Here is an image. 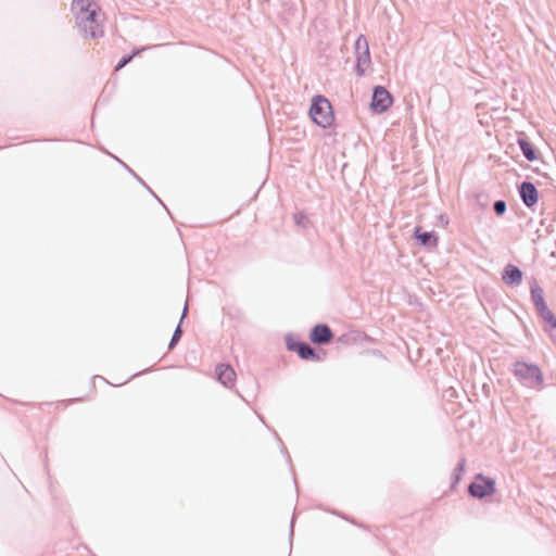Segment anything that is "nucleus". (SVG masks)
<instances>
[{
    "label": "nucleus",
    "mask_w": 556,
    "mask_h": 556,
    "mask_svg": "<svg viewBox=\"0 0 556 556\" xmlns=\"http://www.w3.org/2000/svg\"><path fill=\"white\" fill-rule=\"evenodd\" d=\"M71 9L81 37L86 39L103 37L104 28L99 21L100 7L94 0H73Z\"/></svg>",
    "instance_id": "f257e3e1"
},
{
    "label": "nucleus",
    "mask_w": 556,
    "mask_h": 556,
    "mask_svg": "<svg viewBox=\"0 0 556 556\" xmlns=\"http://www.w3.org/2000/svg\"><path fill=\"white\" fill-rule=\"evenodd\" d=\"M511 374L525 388L541 390L544 384V374L535 363L517 359L513 363Z\"/></svg>",
    "instance_id": "f03ea898"
},
{
    "label": "nucleus",
    "mask_w": 556,
    "mask_h": 556,
    "mask_svg": "<svg viewBox=\"0 0 556 556\" xmlns=\"http://www.w3.org/2000/svg\"><path fill=\"white\" fill-rule=\"evenodd\" d=\"M308 115L312 122L323 129L331 127L334 122L332 104L323 94H316L312 98Z\"/></svg>",
    "instance_id": "7ed1b4c3"
},
{
    "label": "nucleus",
    "mask_w": 556,
    "mask_h": 556,
    "mask_svg": "<svg viewBox=\"0 0 556 556\" xmlns=\"http://www.w3.org/2000/svg\"><path fill=\"white\" fill-rule=\"evenodd\" d=\"M285 343L289 352L296 353L298 356L303 361L320 362L326 355L325 352L319 353L306 341L291 332L285 336Z\"/></svg>",
    "instance_id": "20e7f679"
},
{
    "label": "nucleus",
    "mask_w": 556,
    "mask_h": 556,
    "mask_svg": "<svg viewBox=\"0 0 556 556\" xmlns=\"http://www.w3.org/2000/svg\"><path fill=\"white\" fill-rule=\"evenodd\" d=\"M468 494L476 500H484L495 494L496 481L490 476L477 473L473 480L468 484Z\"/></svg>",
    "instance_id": "39448f33"
},
{
    "label": "nucleus",
    "mask_w": 556,
    "mask_h": 556,
    "mask_svg": "<svg viewBox=\"0 0 556 556\" xmlns=\"http://www.w3.org/2000/svg\"><path fill=\"white\" fill-rule=\"evenodd\" d=\"M355 56V73L363 77L366 68L371 65L369 43L365 35H358L353 45Z\"/></svg>",
    "instance_id": "423d86ee"
},
{
    "label": "nucleus",
    "mask_w": 556,
    "mask_h": 556,
    "mask_svg": "<svg viewBox=\"0 0 556 556\" xmlns=\"http://www.w3.org/2000/svg\"><path fill=\"white\" fill-rule=\"evenodd\" d=\"M393 102V96L384 86L376 85L372 87L369 109L374 114L387 112L392 106Z\"/></svg>",
    "instance_id": "0eeeda50"
},
{
    "label": "nucleus",
    "mask_w": 556,
    "mask_h": 556,
    "mask_svg": "<svg viewBox=\"0 0 556 556\" xmlns=\"http://www.w3.org/2000/svg\"><path fill=\"white\" fill-rule=\"evenodd\" d=\"M415 243L427 251H432L439 245V236L434 230H425L421 226H415L412 232Z\"/></svg>",
    "instance_id": "6e6552de"
},
{
    "label": "nucleus",
    "mask_w": 556,
    "mask_h": 556,
    "mask_svg": "<svg viewBox=\"0 0 556 556\" xmlns=\"http://www.w3.org/2000/svg\"><path fill=\"white\" fill-rule=\"evenodd\" d=\"M517 191L523 205L533 211L540 199V192L535 185L528 179L523 180L517 185Z\"/></svg>",
    "instance_id": "1a4fd4ad"
},
{
    "label": "nucleus",
    "mask_w": 556,
    "mask_h": 556,
    "mask_svg": "<svg viewBox=\"0 0 556 556\" xmlns=\"http://www.w3.org/2000/svg\"><path fill=\"white\" fill-rule=\"evenodd\" d=\"M308 338L313 344L326 345L331 342L333 331L328 324L318 323L311 328Z\"/></svg>",
    "instance_id": "9d476101"
},
{
    "label": "nucleus",
    "mask_w": 556,
    "mask_h": 556,
    "mask_svg": "<svg viewBox=\"0 0 556 556\" xmlns=\"http://www.w3.org/2000/svg\"><path fill=\"white\" fill-rule=\"evenodd\" d=\"M502 281L509 288H516L521 285L523 278V271L514 264H507L504 266L501 273Z\"/></svg>",
    "instance_id": "9b49d317"
},
{
    "label": "nucleus",
    "mask_w": 556,
    "mask_h": 556,
    "mask_svg": "<svg viewBox=\"0 0 556 556\" xmlns=\"http://www.w3.org/2000/svg\"><path fill=\"white\" fill-rule=\"evenodd\" d=\"M542 321V328L548 338L556 344V315L549 307L544 308L538 313Z\"/></svg>",
    "instance_id": "f8f14e48"
},
{
    "label": "nucleus",
    "mask_w": 556,
    "mask_h": 556,
    "mask_svg": "<svg viewBox=\"0 0 556 556\" xmlns=\"http://www.w3.org/2000/svg\"><path fill=\"white\" fill-rule=\"evenodd\" d=\"M529 286H530L531 302H532V304L536 311V314H538L539 312L548 307V305H547L545 296H544V291H543L542 287L539 285V281L535 277H533V276L531 277Z\"/></svg>",
    "instance_id": "ddd939ff"
},
{
    "label": "nucleus",
    "mask_w": 556,
    "mask_h": 556,
    "mask_svg": "<svg viewBox=\"0 0 556 556\" xmlns=\"http://www.w3.org/2000/svg\"><path fill=\"white\" fill-rule=\"evenodd\" d=\"M215 375L216 380L224 387L230 389L235 386L237 375L235 369L229 364H217L215 367Z\"/></svg>",
    "instance_id": "4468645a"
},
{
    "label": "nucleus",
    "mask_w": 556,
    "mask_h": 556,
    "mask_svg": "<svg viewBox=\"0 0 556 556\" xmlns=\"http://www.w3.org/2000/svg\"><path fill=\"white\" fill-rule=\"evenodd\" d=\"M517 144L527 161L533 162L539 159L538 148L526 136L518 137Z\"/></svg>",
    "instance_id": "2eb2a0df"
},
{
    "label": "nucleus",
    "mask_w": 556,
    "mask_h": 556,
    "mask_svg": "<svg viewBox=\"0 0 556 556\" xmlns=\"http://www.w3.org/2000/svg\"><path fill=\"white\" fill-rule=\"evenodd\" d=\"M465 469H466V458L463 456L458 459L455 468L452 471L451 483H450L451 490H454L459 484V482L463 479Z\"/></svg>",
    "instance_id": "dca6fc26"
},
{
    "label": "nucleus",
    "mask_w": 556,
    "mask_h": 556,
    "mask_svg": "<svg viewBox=\"0 0 556 556\" xmlns=\"http://www.w3.org/2000/svg\"><path fill=\"white\" fill-rule=\"evenodd\" d=\"M148 49H149V47H144V46L134 48L131 52L124 54L119 59V61L115 65L114 70L116 72L121 71L126 65H128L135 59V56L140 55L143 51H146Z\"/></svg>",
    "instance_id": "f3484780"
},
{
    "label": "nucleus",
    "mask_w": 556,
    "mask_h": 556,
    "mask_svg": "<svg viewBox=\"0 0 556 556\" xmlns=\"http://www.w3.org/2000/svg\"><path fill=\"white\" fill-rule=\"evenodd\" d=\"M294 224L301 228L307 229L311 226V220L304 211H296L293 213Z\"/></svg>",
    "instance_id": "a211bd4d"
},
{
    "label": "nucleus",
    "mask_w": 556,
    "mask_h": 556,
    "mask_svg": "<svg viewBox=\"0 0 556 556\" xmlns=\"http://www.w3.org/2000/svg\"><path fill=\"white\" fill-rule=\"evenodd\" d=\"M182 326H181V323H178L173 334H172V338L169 340V343H168V351H172L173 349H175V346L179 343L181 337H182Z\"/></svg>",
    "instance_id": "6ab92c4d"
},
{
    "label": "nucleus",
    "mask_w": 556,
    "mask_h": 556,
    "mask_svg": "<svg viewBox=\"0 0 556 556\" xmlns=\"http://www.w3.org/2000/svg\"><path fill=\"white\" fill-rule=\"evenodd\" d=\"M324 509L326 511H329V513H331V514H333V515H336V516H338V517H340V518H342V519H344V520H346V521H349V522L359 527V528H363V529H367L368 528L365 523L358 522L355 518L350 517V516H348V515H345V514H343L341 511L330 510V509H326V508H324Z\"/></svg>",
    "instance_id": "aec40b11"
},
{
    "label": "nucleus",
    "mask_w": 556,
    "mask_h": 556,
    "mask_svg": "<svg viewBox=\"0 0 556 556\" xmlns=\"http://www.w3.org/2000/svg\"><path fill=\"white\" fill-rule=\"evenodd\" d=\"M494 214L498 217L503 216L507 211V203L505 200L498 199L493 203Z\"/></svg>",
    "instance_id": "412c9836"
},
{
    "label": "nucleus",
    "mask_w": 556,
    "mask_h": 556,
    "mask_svg": "<svg viewBox=\"0 0 556 556\" xmlns=\"http://www.w3.org/2000/svg\"><path fill=\"white\" fill-rule=\"evenodd\" d=\"M114 159L130 174L132 175L138 182H140L141 185H144V180L138 176L125 162H123L122 160H119L118 157L114 156Z\"/></svg>",
    "instance_id": "4be33fe9"
},
{
    "label": "nucleus",
    "mask_w": 556,
    "mask_h": 556,
    "mask_svg": "<svg viewBox=\"0 0 556 556\" xmlns=\"http://www.w3.org/2000/svg\"><path fill=\"white\" fill-rule=\"evenodd\" d=\"M275 435L278 437L276 432H275ZM277 439L279 440L280 445H281V450H280L281 454L286 457L287 463L291 466V456H290L289 452L287 451V448L283 445L282 441L279 438H277Z\"/></svg>",
    "instance_id": "5701e85b"
},
{
    "label": "nucleus",
    "mask_w": 556,
    "mask_h": 556,
    "mask_svg": "<svg viewBox=\"0 0 556 556\" xmlns=\"http://www.w3.org/2000/svg\"><path fill=\"white\" fill-rule=\"evenodd\" d=\"M148 191L149 193L155 198L166 210L167 207L164 205V203L162 202V200L155 194V192L144 182V185H142Z\"/></svg>",
    "instance_id": "b1692460"
},
{
    "label": "nucleus",
    "mask_w": 556,
    "mask_h": 556,
    "mask_svg": "<svg viewBox=\"0 0 556 556\" xmlns=\"http://www.w3.org/2000/svg\"><path fill=\"white\" fill-rule=\"evenodd\" d=\"M293 535H294V517L291 519V522H290V530H289L290 543H292Z\"/></svg>",
    "instance_id": "393cba45"
},
{
    "label": "nucleus",
    "mask_w": 556,
    "mask_h": 556,
    "mask_svg": "<svg viewBox=\"0 0 556 556\" xmlns=\"http://www.w3.org/2000/svg\"><path fill=\"white\" fill-rule=\"evenodd\" d=\"M439 222L443 225V226H447L448 225V217L445 215V214H440L439 215Z\"/></svg>",
    "instance_id": "a878e982"
},
{
    "label": "nucleus",
    "mask_w": 556,
    "mask_h": 556,
    "mask_svg": "<svg viewBox=\"0 0 556 556\" xmlns=\"http://www.w3.org/2000/svg\"><path fill=\"white\" fill-rule=\"evenodd\" d=\"M188 315V307H187V304H185V307L181 312V316H180V319H179V323H181V325L184 324V320L185 318L187 317Z\"/></svg>",
    "instance_id": "bb28decb"
},
{
    "label": "nucleus",
    "mask_w": 556,
    "mask_h": 556,
    "mask_svg": "<svg viewBox=\"0 0 556 556\" xmlns=\"http://www.w3.org/2000/svg\"><path fill=\"white\" fill-rule=\"evenodd\" d=\"M553 216L551 217V223L546 225V231L547 232H553V229H552V223H554L556 220V217L554 214H552Z\"/></svg>",
    "instance_id": "cd10ccee"
},
{
    "label": "nucleus",
    "mask_w": 556,
    "mask_h": 556,
    "mask_svg": "<svg viewBox=\"0 0 556 556\" xmlns=\"http://www.w3.org/2000/svg\"><path fill=\"white\" fill-rule=\"evenodd\" d=\"M150 370H151V369L149 368V369H144V370L138 371V372L134 374V375L130 377V379H132V378H135V377H137V376H140V375H142V374H144V372H149Z\"/></svg>",
    "instance_id": "c85d7f7f"
},
{
    "label": "nucleus",
    "mask_w": 556,
    "mask_h": 556,
    "mask_svg": "<svg viewBox=\"0 0 556 556\" xmlns=\"http://www.w3.org/2000/svg\"><path fill=\"white\" fill-rule=\"evenodd\" d=\"M98 378L103 380L104 382L109 383V381L104 377H102V376L94 375L92 379L94 380V379H98Z\"/></svg>",
    "instance_id": "c756f323"
},
{
    "label": "nucleus",
    "mask_w": 556,
    "mask_h": 556,
    "mask_svg": "<svg viewBox=\"0 0 556 556\" xmlns=\"http://www.w3.org/2000/svg\"><path fill=\"white\" fill-rule=\"evenodd\" d=\"M372 353H374L375 355H382L380 350H374V351H372Z\"/></svg>",
    "instance_id": "7c9ffc66"
},
{
    "label": "nucleus",
    "mask_w": 556,
    "mask_h": 556,
    "mask_svg": "<svg viewBox=\"0 0 556 556\" xmlns=\"http://www.w3.org/2000/svg\"><path fill=\"white\" fill-rule=\"evenodd\" d=\"M547 219H548L547 217H546V218H544V219L541 222V225H543V226H544V225H546Z\"/></svg>",
    "instance_id": "2f4dec72"
},
{
    "label": "nucleus",
    "mask_w": 556,
    "mask_h": 556,
    "mask_svg": "<svg viewBox=\"0 0 556 556\" xmlns=\"http://www.w3.org/2000/svg\"><path fill=\"white\" fill-rule=\"evenodd\" d=\"M533 172H535L536 174H540V170L538 168H534Z\"/></svg>",
    "instance_id": "473e14b6"
}]
</instances>
